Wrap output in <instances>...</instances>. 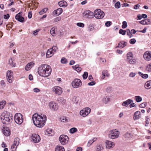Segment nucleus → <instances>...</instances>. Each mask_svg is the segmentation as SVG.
<instances>
[{"label":"nucleus","mask_w":151,"mask_h":151,"mask_svg":"<svg viewBox=\"0 0 151 151\" xmlns=\"http://www.w3.org/2000/svg\"><path fill=\"white\" fill-rule=\"evenodd\" d=\"M55 151H65V149L63 147L58 146L55 148Z\"/></svg>","instance_id":"c756f323"},{"label":"nucleus","mask_w":151,"mask_h":151,"mask_svg":"<svg viewBox=\"0 0 151 151\" xmlns=\"http://www.w3.org/2000/svg\"><path fill=\"white\" fill-rule=\"evenodd\" d=\"M69 140L68 137L66 135H63L60 136L59 140L62 145H65L67 144Z\"/></svg>","instance_id":"1a4fd4ad"},{"label":"nucleus","mask_w":151,"mask_h":151,"mask_svg":"<svg viewBox=\"0 0 151 151\" xmlns=\"http://www.w3.org/2000/svg\"><path fill=\"white\" fill-rule=\"evenodd\" d=\"M106 144L107 148L110 149L114 146V142L106 140L105 142Z\"/></svg>","instance_id":"a211bd4d"},{"label":"nucleus","mask_w":151,"mask_h":151,"mask_svg":"<svg viewBox=\"0 0 151 151\" xmlns=\"http://www.w3.org/2000/svg\"><path fill=\"white\" fill-rule=\"evenodd\" d=\"M59 5L60 7H65L67 6V3L65 1H62L58 2Z\"/></svg>","instance_id":"393cba45"},{"label":"nucleus","mask_w":151,"mask_h":151,"mask_svg":"<svg viewBox=\"0 0 151 151\" xmlns=\"http://www.w3.org/2000/svg\"><path fill=\"white\" fill-rule=\"evenodd\" d=\"M52 130L51 129H48L47 130V132L48 134H50L51 132H52Z\"/></svg>","instance_id":"774afa93"},{"label":"nucleus","mask_w":151,"mask_h":151,"mask_svg":"<svg viewBox=\"0 0 151 151\" xmlns=\"http://www.w3.org/2000/svg\"><path fill=\"white\" fill-rule=\"evenodd\" d=\"M145 21H146L145 19H143V20H142L141 21H139V23L142 24H144V25L146 24V23Z\"/></svg>","instance_id":"052dcab7"},{"label":"nucleus","mask_w":151,"mask_h":151,"mask_svg":"<svg viewBox=\"0 0 151 151\" xmlns=\"http://www.w3.org/2000/svg\"><path fill=\"white\" fill-rule=\"evenodd\" d=\"M94 25L93 24H90L88 28V30L92 31L94 29Z\"/></svg>","instance_id":"09e8293b"},{"label":"nucleus","mask_w":151,"mask_h":151,"mask_svg":"<svg viewBox=\"0 0 151 151\" xmlns=\"http://www.w3.org/2000/svg\"><path fill=\"white\" fill-rule=\"evenodd\" d=\"M122 28L123 29H125L127 27V23L126 21H123L122 22Z\"/></svg>","instance_id":"49530a36"},{"label":"nucleus","mask_w":151,"mask_h":151,"mask_svg":"<svg viewBox=\"0 0 151 151\" xmlns=\"http://www.w3.org/2000/svg\"><path fill=\"white\" fill-rule=\"evenodd\" d=\"M14 118L16 123L19 124H21L23 121V116L20 113H17L16 114Z\"/></svg>","instance_id":"423d86ee"},{"label":"nucleus","mask_w":151,"mask_h":151,"mask_svg":"<svg viewBox=\"0 0 151 151\" xmlns=\"http://www.w3.org/2000/svg\"><path fill=\"white\" fill-rule=\"evenodd\" d=\"M124 137L125 140H128L132 137V135L130 133L127 132L124 134Z\"/></svg>","instance_id":"cd10ccee"},{"label":"nucleus","mask_w":151,"mask_h":151,"mask_svg":"<svg viewBox=\"0 0 151 151\" xmlns=\"http://www.w3.org/2000/svg\"><path fill=\"white\" fill-rule=\"evenodd\" d=\"M58 101L59 102H61L62 103H64L65 102V100L63 98L60 97L58 99Z\"/></svg>","instance_id":"8fccbe9b"},{"label":"nucleus","mask_w":151,"mask_h":151,"mask_svg":"<svg viewBox=\"0 0 151 151\" xmlns=\"http://www.w3.org/2000/svg\"><path fill=\"white\" fill-rule=\"evenodd\" d=\"M126 32V30H123L122 29H120L119 31V33L123 35H125Z\"/></svg>","instance_id":"37998d69"},{"label":"nucleus","mask_w":151,"mask_h":151,"mask_svg":"<svg viewBox=\"0 0 151 151\" xmlns=\"http://www.w3.org/2000/svg\"><path fill=\"white\" fill-rule=\"evenodd\" d=\"M146 70L147 71L151 72V63L147 66Z\"/></svg>","instance_id":"c03bdc74"},{"label":"nucleus","mask_w":151,"mask_h":151,"mask_svg":"<svg viewBox=\"0 0 151 151\" xmlns=\"http://www.w3.org/2000/svg\"><path fill=\"white\" fill-rule=\"evenodd\" d=\"M61 122H68V120L67 118L65 116H63L60 118Z\"/></svg>","instance_id":"ea45409f"},{"label":"nucleus","mask_w":151,"mask_h":151,"mask_svg":"<svg viewBox=\"0 0 151 151\" xmlns=\"http://www.w3.org/2000/svg\"><path fill=\"white\" fill-rule=\"evenodd\" d=\"M9 14H7L6 15H4V18L5 19H8L9 17Z\"/></svg>","instance_id":"e2e57ef3"},{"label":"nucleus","mask_w":151,"mask_h":151,"mask_svg":"<svg viewBox=\"0 0 151 151\" xmlns=\"http://www.w3.org/2000/svg\"><path fill=\"white\" fill-rule=\"evenodd\" d=\"M0 84L2 86L4 87L5 86V83L4 80H1V81Z\"/></svg>","instance_id":"338daca9"},{"label":"nucleus","mask_w":151,"mask_h":151,"mask_svg":"<svg viewBox=\"0 0 151 151\" xmlns=\"http://www.w3.org/2000/svg\"><path fill=\"white\" fill-rule=\"evenodd\" d=\"M147 29L146 27H145L143 30H142L138 31L142 33H145L146 32Z\"/></svg>","instance_id":"680f3d73"},{"label":"nucleus","mask_w":151,"mask_h":151,"mask_svg":"<svg viewBox=\"0 0 151 151\" xmlns=\"http://www.w3.org/2000/svg\"><path fill=\"white\" fill-rule=\"evenodd\" d=\"M6 104V102L4 101H3L0 102V109H3Z\"/></svg>","instance_id":"72a5a7b5"},{"label":"nucleus","mask_w":151,"mask_h":151,"mask_svg":"<svg viewBox=\"0 0 151 151\" xmlns=\"http://www.w3.org/2000/svg\"><path fill=\"white\" fill-rule=\"evenodd\" d=\"M6 78L8 82L12 83L13 78L12 75V71L11 70H8L7 72Z\"/></svg>","instance_id":"4468645a"},{"label":"nucleus","mask_w":151,"mask_h":151,"mask_svg":"<svg viewBox=\"0 0 151 151\" xmlns=\"http://www.w3.org/2000/svg\"><path fill=\"white\" fill-rule=\"evenodd\" d=\"M120 134V132L116 129H114L110 130L108 134V137L111 139H115L117 138Z\"/></svg>","instance_id":"20e7f679"},{"label":"nucleus","mask_w":151,"mask_h":151,"mask_svg":"<svg viewBox=\"0 0 151 151\" xmlns=\"http://www.w3.org/2000/svg\"><path fill=\"white\" fill-rule=\"evenodd\" d=\"M14 60L12 58H10L9 61V64L10 65L13 67H15L16 64V63L14 62Z\"/></svg>","instance_id":"c85d7f7f"},{"label":"nucleus","mask_w":151,"mask_h":151,"mask_svg":"<svg viewBox=\"0 0 151 151\" xmlns=\"http://www.w3.org/2000/svg\"><path fill=\"white\" fill-rule=\"evenodd\" d=\"M147 105V103L144 102L139 105V107L141 108H143L146 107Z\"/></svg>","instance_id":"3c124183"},{"label":"nucleus","mask_w":151,"mask_h":151,"mask_svg":"<svg viewBox=\"0 0 151 151\" xmlns=\"http://www.w3.org/2000/svg\"><path fill=\"white\" fill-rule=\"evenodd\" d=\"M77 26L78 27H84V24L83 23L79 22L77 24Z\"/></svg>","instance_id":"5fc2aeb1"},{"label":"nucleus","mask_w":151,"mask_h":151,"mask_svg":"<svg viewBox=\"0 0 151 151\" xmlns=\"http://www.w3.org/2000/svg\"><path fill=\"white\" fill-rule=\"evenodd\" d=\"M135 99L137 102H139L142 101V98L139 96H136L135 97Z\"/></svg>","instance_id":"473e14b6"},{"label":"nucleus","mask_w":151,"mask_h":151,"mask_svg":"<svg viewBox=\"0 0 151 151\" xmlns=\"http://www.w3.org/2000/svg\"><path fill=\"white\" fill-rule=\"evenodd\" d=\"M17 145H15L14 144H13V145H12L11 146V150L12 151H14L16 150L17 147Z\"/></svg>","instance_id":"a19ab883"},{"label":"nucleus","mask_w":151,"mask_h":151,"mask_svg":"<svg viewBox=\"0 0 151 151\" xmlns=\"http://www.w3.org/2000/svg\"><path fill=\"white\" fill-rule=\"evenodd\" d=\"M94 17L97 19H102L104 16V13L103 11L98 9L94 11Z\"/></svg>","instance_id":"39448f33"},{"label":"nucleus","mask_w":151,"mask_h":151,"mask_svg":"<svg viewBox=\"0 0 151 151\" xmlns=\"http://www.w3.org/2000/svg\"><path fill=\"white\" fill-rule=\"evenodd\" d=\"M63 12V9L61 8H59L56 10L54 11L53 14L55 16H58L60 15Z\"/></svg>","instance_id":"aec40b11"},{"label":"nucleus","mask_w":151,"mask_h":151,"mask_svg":"<svg viewBox=\"0 0 151 151\" xmlns=\"http://www.w3.org/2000/svg\"><path fill=\"white\" fill-rule=\"evenodd\" d=\"M21 13H22V12H20L16 14L15 16V19L18 21L21 22H22L24 21V18L23 17L21 16L20 15V14Z\"/></svg>","instance_id":"f3484780"},{"label":"nucleus","mask_w":151,"mask_h":151,"mask_svg":"<svg viewBox=\"0 0 151 151\" xmlns=\"http://www.w3.org/2000/svg\"><path fill=\"white\" fill-rule=\"evenodd\" d=\"M80 98L78 96H74L72 101L76 104H78L80 102Z\"/></svg>","instance_id":"a878e982"},{"label":"nucleus","mask_w":151,"mask_h":151,"mask_svg":"<svg viewBox=\"0 0 151 151\" xmlns=\"http://www.w3.org/2000/svg\"><path fill=\"white\" fill-rule=\"evenodd\" d=\"M145 88L147 89H149L151 88V81H147L145 84Z\"/></svg>","instance_id":"bb28decb"},{"label":"nucleus","mask_w":151,"mask_h":151,"mask_svg":"<svg viewBox=\"0 0 151 151\" xmlns=\"http://www.w3.org/2000/svg\"><path fill=\"white\" fill-rule=\"evenodd\" d=\"M71 85L73 88H78L81 86L82 82L80 79L75 78L72 82Z\"/></svg>","instance_id":"0eeeda50"},{"label":"nucleus","mask_w":151,"mask_h":151,"mask_svg":"<svg viewBox=\"0 0 151 151\" xmlns=\"http://www.w3.org/2000/svg\"><path fill=\"white\" fill-rule=\"evenodd\" d=\"M61 19V17H58L55 18L53 19L54 22H56L60 21Z\"/></svg>","instance_id":"de8ad7c7"},{"label":"nucleus","mask_w":151,"mask_h":151,"mask_svg":"<svg viewBox=\"0 0 151 151\" xmlns=\"http://www.w3.org/2000/svg\"><path fill=\"white\" fill-rule=\"evenodd\" d=\"M135 75L136 74L135 73L131 72L130 73L129 76L130 77H133L135 76Z\"/></svg>","instance_id":"69168bd1"},{"label":"nucleus","mask_w":151,"mask_h":151,"mask_svg":"<svg viewBox=\"0 0 151 151\" xmlns=\"http://www.w3.org/2000/svg\"><path fill=\"white\" fill-rule=\"evenodd\" d=\"M96 84V83L95 81H92L90 82H89L88 83V86H92L94 85H95Z\"/></svg>","instance_id":"13d9d810"},{"label":"nucleus","mask_w":151,"mask_h":151,"mask_svg":"<svg viewBox=\"0 0 151 151\" xmlns=\"http://www.w3.org/2000/svg\"><path fill=\"white\" fill-rule=\"evenodd\" d=\"M83 17L86 18L91 19L93 18V13L90 10H87L83 13Z\"/></svg>","instance_id":"ddd939ff"},{"label":"nucleus","mask_w":151,"mask_h":151,"mask_svg":"<svg viewBox=\"0 0 151 151\" xmlns=\"http://www.w3.org/2000/svg\"><path fill=\"white\" fill-rule=\"evenodd\" d=\"M52 69L51 67L46 64H42L39 66L37 69L38 74L41 76L47 77L51 74Z\"/></svg>","instance_id":"f03ea898"},{"label":"nucleus","mask_w":151,"mask_h":151,"mask_svg":"<svg viewBox=\"0 0 151 151\" xmlns=\"http://www.w3.org/2000/svg\"><path fill=\"white\" fill-rule=\"evenodd\" d=\"M55 53L51 49H49L47 52L46 56L47 58H50Z\"/></svg>","instance_id":"412c9836"},{"label":"nucleus","mask_w":151,"mask_h":151,"mask_svg":"<svg viewBox=\"0 0 151 151\" xmlns=\"http://www.w3.org/2000/svg\"><path fill=\"white\" fill-rule=\"evenodd\" d=\"M78 131L77 129L75 127H73L70 129V133L73 134L77 132Z\"/></svg>","instance_id":"c9c22d12"},{"label":"nucleus","mask_w":151,"mask_h":151,"mask_svg":"<svg viewBox=\"0 0 151 151\" xmlns=\"http://www.w3.org/2000/svg\"><path fill=\"white\" fill-rule=\"evenodd\" d=\"M88 76V73L87 72H84V74H83L82 76L83 79H86Z\"/></svg>","instance_id":"a18cd8bd"},{"label":"nucleus","mask_w":151,"mask_h":151,"mask_svg":"<svg viewBox=\"0 0 151 151\" xmlns=\"http://www.w3.org/2000/svg\"><path fill=\"white\" fill-rule=\"evenodd\" d=\"M133 102V101L131 99H128L125 101H124L122 104L123 106L127 107L128 106Z\"/></svg>","instance_id":"5701e85b"},{"label":"nucleus","mask_w":151,"mask_h":151,"mask_svg":"<svg viewBox=\"0 0 151 151\" xmlns=\"http://www.w3.org/2000/svg\"><path fill=\"white\" fill-rule=\"evenodd\" d=\"M12 114L9 112L4 111L1 115V118L3 124H7L9 123L11 119H12Z\"/></svg>","instance_id":"7ed1b4c3"},{"label":"nucleus","mask_w":151,"mask_h":151,"mask_svg":"<svg viewBox=\"0 0 151 151\" xmlns=\"http://www.w3.org/2000/svg\"><path fill=\"white\" fill-rule=\"evenodd\" d=\"M32 120L34 125L38 127H42L47 120L46 116L44 114H39L37 113L32 116Z\"/></svg>","instance_id":"f257e3e1"},{"label":"nucleus","mask_w":151,"mask_h":151,"mask_svg":"<svg viewBox=\"0 0 151 151\" xmlns=\"http://www.w3.org/2000/svg\"><path fill=\"white\" fill-rule=\"evenodd\" d=\"M91 111V109L89 108H85L80 111V114L83 117H85L90 113Z\"/></svg>","instance_id":"9d476101"},{"label":"nucleus","mask_w":151,"mask_h":151,"mask_svg":"<svg viewBox=\"0 0 151 151\" xmlns=\"http://www.w3.org/2000/svg\"><path fill=\"white\" fill-rule=\"evenodd\" d=\"M32 141L35 143L39 142L40 140V136L37 134H32Z\"/></svg>","instance_id":"dca6fc26"},{"label":"nucleus","mask_w":151,"mask_h":151,"mask_svg":"<svg viewBox=\"0 0 151 151\" xmlns=\"http://www.w3.org/2000/svg\"><path fill=\"white\" fill-rule=\"evenodd\" d=\"M123 41H122L121 42H119L118 44V46L116 47V48H117V47L120 48H123Z\"/></svg>","instance_id":"79ce46f5"},{"label":"nucleus","mask_w":151,"mask_h":151,"mask_svg":"<svg viewBox=\"0 0 151 151\" xmlns=\"http://www.w3.org/2000/svg\"><path fill=\"white\" fill-rule=\"evenodd\" d=\"M52 90L54 92L55 94H57L58 95H60L62 92V88L58 86H55L53 87L52 88Z\"/></svg>","instance_id":"f8f14e48"},{"label":"nucleus","mask_w":151,"mask_h":151,"mask_svg":"<svg viewBox=\"0 0 151 151\" xmlns=\"http://www.w3.org/2000/svg\"><path fill=\"white\" fill-rule=\"evenodd\" d=\"M136 42V40L135 39L133 38L131 39L129 41V42L131 44H134Z\"/></svg>","instance_id":"6e6d98bb"},{"label":"nucleus","mask_w":151,"mask_h":151,"mask_svg":"<svg viewBox=\"0 0 151 151\" xmlns=\"http://www.w3.org/2000/svg\"><path fill=\"white\" fill-rule=\"evenodd\" d=\"M121 6L120 3L119 1H118L116 2L115 5L114 7L116 9H119L120 8Z\"/></svg>","instance_id":"58836bf2"},{"label":"nucleus","mask_w":151,"mask_h":151,"mask_svg":"<svg viewBox=\"0 0 151 151\" xmlns=\"http://www.w3.org/2000/svg\"><path fill=\"white\" fill-rule=\"evenodd\" d=\"M33 91L37 93L39 92L40 90L38 88H35L33 89Z\"/></svg>","instance_id":"0e129e2a"},{"label":"nucleus","mask_w":151,"mask_h":151,"mask_svg":"<svg viewBox=\"0 0 151 151\" xmlns=\"http://www.w3.org/2000/svg\"><path fill=\"white\" fill-rule=\"evenodd\" d=\"M48 106L50 109L53 111H57L58 109V105L55 102L51 101L48 104Z\"/></svg>","instance_id":"9b49d317"},{"label":"nucleus","mask_w":151,"mask_h":151,"mask_svg":"<svg viewBox=\"0 0 151 151\" xmlns=\"http://www.w3.org/2000/svg\"><path fill=\"white\" fill-rule=\"evenodd\" d=\"M3 133L6 136H9L10 134V132L9 129L8 128H4L3 130Z\"/></svg>","instance_id":"b1692460"},{"label":"nucleus","mask_w":151,"mask_h":151,"mask_svg":"<svg viewBox=\"0 0 151 151\" xmlns=\"http://www.w3.org/2000/svg\"><path fill=\"white\" fill-rule=\"evenodd\" d=\"M141 114L140 111H137L135 112L134 114L133 119L134 120H136L139 119L140 118V115Z\"/></svg>","instance_id":"6ab92c4d"},{"label":"nucleus","mask_w":151,"mask_h":151,"mask_svg":"<svg viewBox=\"0 0 151 151\" xmlns=\"http://www.w3.org/2000/svg\"><path fill=\"white\" fill-rule=\"evenodd\" d=\"M60 61L61 63L63 64H66L68 62L67 59L64 57H63L61 58Z\"/></svg>","instance_id":"4c0bfd02"},{"label":"nucleus","mask_w":151,"mask_h":151,"mask_svg":"<svg viewBox=\"0 0 151 151\" xmlns=\"http://www.w3.org/2000/svg\"><path fill=\"white\" fill-rule=\"evenodd\" d=\"M133 55L132 52H129L127 54V58L129 63L132 64H134L137 62L135 58H133Z\"/></svg>","instance_id":"6e6552de"},{"label":"nucleus","mask_w":151,"mask_h":151,"mask_svg":"<svg viewBox=\"0 0 151 151\" xmlns=\"http://www.w3.org/2000/svg\"><path fill=\"white\" fill-rule=\"evenodd\" d=\"M34 63L32 62H30L28 63L25 67L26 70H29L34 66Z\"/></svg>","instance_id":"4be33fe9"},{"label":"nucleus","mask_w":151,"mask_h":151,"mask_svg":"<svg viewBox=\"0 0 151 151\" xmlns=\"http://www.w3.org/2000/svg\"><path fill=\"white\" fill-rule=\"evenodd\" d=\"M19 138L18 137H16L14 139V144L15 145H17V146L19 143Z\"/></svg>","instance_id":"2f4dec72"},{"label":"nucleus","mask_w":151,"mask_h":151,"mask_svg":"<svg viewBox=\"0 0 151 151\" xmlns=\"http://www.w3.org/2000/svg\"><path fill=\"white\" fill-rule=\"evenodd\" d=\"M51 49L53 51V52L55 53L56 51L58 50V48L56 46H53Z\"/></svg>","instance_id":"603ef678"},{"label":"nucleus","mask_w":151,"mask_h":151,"mask_svg":"<svg viewBox=\"0 0 151 151\" xmlns=\"http://www.w3.org/2000/svg\"><path fill=\"white\" fill-rule=\"evenodd\" d=\"M144 58L146 60L150 61L151 60V52L150 51H147L143 55Z\"/></svg>","instance_id":"2eb2a0df"},{"label":"nucleus","mask_w":151,"mask_h":151,"mask_svg":"<svg viewBox=\"0 0 151 151\" xmlns=\"http://www.w3.org/2000/svg\"><path fill=\"white\" fill-rule=\"evenodd\" d=\"M56 29V27H53L50 30V33L51 35L53 36H55V30Z\"/></svg>","instance_id":"7c9ffc66"},{"label":"nucleus","mask_w":151,"mask_h":151,"mask_svg":"<svg viewBox=\"0 0 151 151\" xmlns=\"http://www.w3.org/2000/svg\"><path fill=\"white\" fill-rule=\"evenodd\" d=\"M139 75L141 76L142 77L144 78H146L148 77V75L147 74H144L140 72H139Z\"/></svg>","instance_id":"e433bc0d"},{"label":"nucleus","mask_w":151,"mask_h":151,"mask_svg":"<svg viewBox=\"0 0 151 151\" xmlns=\"http://www.w3.org/2000/svg\"><path fill=\"white\" fill-rule=\"evenodd\" d=\"M109 101V99L108 97H106L104 99H103V101L105 103H107Z\"/></svg>","instance_id":"4d7b16f0"},{"label":"nucleus","mask_w":151,"mask_h":151,"mask_svg":"<svg viewBox=\"0 0 151 151\" xmlns=\"http://www.w3.org/2000/svg\"><path fill=\"white\" fill-rule=\"evenodd\" d=\"M111 24V22L110 21H107L105 23V25L107 27L110 26Z\"/></svg>","instance_id":"864d4df0"},{"label":"nucleus","mask_w":151,"mask_h":151,"mask_svg":"<svg viewBox=\"0 0 151 151\" xmlns=\"http://www.w3.org/2000/svg\"><path fill=\"white\" fill-rule=\"evenodd\" d=\"M97 140V138L96 137L93 138L92 139L90 140L88 142V145L90 146L94 142Z\"/></svg>","instance_id":"f704fd0d"},{"label":"nucleus","mask_w":151,"mask_h":151,"mask_svg":"<svg viewBox=\"0 0 151 151\" xmlns=\"http://www.w3.org/2000/svg\"><path fill=\"white\" fill-rule=\"evenodd\" d=\"M102 148L103 147H102V145H99L97 146L96 148V150L97 151H100L102 149Z\"/></svg>","instance_id":"bf43d9fd"}]
</instances>
